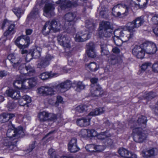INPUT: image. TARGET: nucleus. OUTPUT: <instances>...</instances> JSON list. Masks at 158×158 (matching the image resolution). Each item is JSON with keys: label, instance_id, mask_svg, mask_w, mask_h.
I'll return each mask as SVG.
<instances>
[{"label": "nucleus", "instance_id": "f257e3e1", "mask_svg": "<svg viewBox=\"0 0 158 158\" xmlns=\"http://www.w3.org/2000/svg\"><path fill=\"white\" fill-rule=\"evenodd\" d=\"M112 31L113 29L109 22L103 21L100 23L98 30L100 37H109L111 36Z\"/></svg>", "mask_w": 158, "mask_h": 158}, {"label": "nucleus", "instance_id": "f03ea898", "mask_svg": "<svg viewBox=\"0 0 158 158\" xmlns=\"http://www.w3.org/2000/svg\"><path fill=\"white\" fill-rule=\"evenodd\" d=\"M78 14L77 11L68 13L65 15L64 18L67 25H65V28L69 31L74 30V25Z\"/></svg>", "mask_w": 158, "mask_h": 158}, {"label": "nucleus", "instance_id": "7ed1b4c3", "mask_svg": "<svg viewBox=\"0 0 158 158\" xmlns=\"http://www.w3.org/2000/svg\"><path fill=\"white\" fill-rule=\"evenodd\" d=\"M142 129L134 128L133 131L135 133L133 138L134 141L137 143H142L145 141L147 137V134L145 131H142Z\"/></svg>", "mask_w": 158, "mask_h": 158}, {"label": "nucleus", "instance_id": "20e7f679", "mask_svg": "<svg viewBox=\"0 0 158 158\" xmlns=\"http://www.w3.org/2000/svg\"><path fill=\"white\" fill-rule=\"evenodd\" d=\"M128 9L127 5L123 6L121 4H118L114 6L112 9V13L115 17H119L120 18L123 17L122 15H124L125 12Z\"/></svg>", "mask_w": 158, "mask_h": 158}, {"label": "nucleus", "instance_id": "39448f33", "mask_svg": "<svg viewBox=\"0 0 158 158\" xmlns=\"http://www.w3.org/2000/svg\"><path fill=\"white\" fill-rule=\"evenodd\" d=\"M55 4L53 2H49L46 3L44 7V15L47 17L50 18L55 15L54 11Z\"/></svg>", "mask_w": 158, "mask_h": 158}, {"label": "nucleus", "instance_id": "423d86ee", "mask_svg": "<svg viewBox=\"0 0 158 158\" xmlns=\"http://www.w3.org/2000/svg\"><path fill=\"white\" fill-rule=\"evenodd\" d=\"M30 38L27 35H22L18 37L15 43L17 46L20 48H26L30 42Z\"/></svg>", "mask_w": 158, "mask_h": 158}, {"label": "nucleus", "instance_id": "0eeeda50", "mask_svg": "<svg viewBox=\"0 0 158 158\" xmlns=\"http://www.w3.org/2000/svg\"><path fill=\"white\" fill-rule=\"evenodd\" d=\"M58 43L64 47L69 48L71 47L70 38L67 35L60 34L57 37Z\"/></svg>", "mask_w": 158, "mask_h": 158}, {"label": "nucleus", "instance_id": "6e6552de", "mask_svg": "<svg viewBox=\"0 0 158 158\" xmlns=\"http://www.w3.org/2000/svg\"><path fill=\"white\" fill-rule=\"evenodd\" d=\"M142 45L145 52L148 54H154L157 50L156 44L153 43L147 42L144 43Z\"/></svg>", "mask_w": 158, "mask_h": 158}, {"label": "nucleus", "instance_id": "1a4fd4ad", "mask_svg": "<svg viewBox=\"0 0 158 158\" xmlns=\"http://www.w3.org/2000/svg\"><path fill=\"white\" fill-rule=\"evenodd\" d=\"M147 118L146 117L142 115L140 116L136 122H134L132 127L138 128L139 129H143L146 127Z\"/></svg>", "mask_w": 158, "mask_h": 158}, {"label": "nucleus", "instance_id": "9d476101", "mask_svg": "<svg viewBox=\"0 0 158 158\" xmlns=\"http://www.w3.org/2000/svg\"><path fill=\"white\" fill-rule=\"evenodd\" d=\"M37 91L38 94L44 96L53 95L55 92L52 88L49 87L42 86L38 88Z\"/></svg>", "mask_w": 158, "mask_h": 158}, {"label": "nucleus", "instance_id": "9b49d317", "mask_svg": "<svg viewBox=\"0 0 158 158\" xmlns=\"http://www.w3.org/2000/svg\"><path fill=\"white\" fill-rule=\"evenodd\" d=\"M114 35L118 36V35L121 38L123 42H126L128 41L131 37L130 34H129L128 32L125 30L117 29L115 30L114 32Z\"/></svg>", "mask_w": 158, "mask_h": 158}, {"label": "nucleus", "instance_id": "f8f14e48", "mask_svg": "<svg viewBox=\"0 0 158 158\" xmlns=\"http://www.w3.org/2000/svg\"><path fill=\"white\" fill-rule=\"evenodd\" d=\"M19 69L20 73L23 74L29 75L35 72L34 67L29 64L25 65L24 64H21L19 66Z\"/></svg>", "mask_w": 158, "mask_h": 158}, {"label": "nucleus", "instance_id": "ddd939ff", "mask_svg": "<svg viewBox=\"0 0 158 158\" xmlns=\"http://www.w3.org/2000/svg\"><path fill=\"white\" fill-rule=\"evenodd\" d=\"M90 37L89 33L88 31H80L77 32L75 37L76 42L84 41Z\"/></svg>", "mask_w": 158, "mask_h": 158}, {"label": "nucleus", "instance_id": "4468645a", "mask_svg": "<svg viewBox=\"0 0 158 158\" xmlns=\"http://www.w3.org/2000/svg\"><path fill=\"white\" fill-rule=\"evenodd\" d=\"M77 145V139L74 137L71 139L68 144V150L71 152H76L79 150Z\"/></svg>", "mask_w": 158, "mask_h": 158}, {"label": "nucleus", "instance_id": "2eb2a0df", "mask_svg": "<svg viewBox=\"0 0 158 158\" xmlns=\"http://www.w3.org/2000/svg\"><path fill=\"white\" fill-rule=\"evenodd\" d=\"M133 54L137 58L142 59L144 56L145 51L143 48H142L140 46L136 45L132 50Z\"/></svg>", "mask_w": 158, "mask_h": 158}, {"label": "nucleus", "instance_id": "dca6fc26", "mask_svg": "<svg viewBox=\"0 0 158 158\" xmlns=\"http://www.w3.org/2000/svg\"><path fill=\"white\" fill-rule=\"evenodd\" d=\"M41 50L42 49L40 48H37L32 52H29L27 54L25 58L27 62H29L32 58H39L40 56Z\"/></svg>", "mask_w": 158, "mask_h": 158}, {"label": "nucleus", "instance_id": "f3484780", "mask_svg": "<svg viewBox=\"0 0 158 158\" xmlns=\"http://www.w3.org/2000/svg\"><path fill=\"white\" fill-rule=\"evenodd\" d=\"M90 90L91 95L93 97H99L102 95L103 93L102 88L99 85L92 86Z\"/></svg>", "mask_w": 158, "mask_h": 158}, {"label": "nucleus", "instance_id": "a211bd4d", "mask_svg": "<svg viewBox=\"0 0 158 158\" xmlns=\"http://www.w3.org/2000/svg\"><path fill=\"white\" fill-rule=\"evenodd\" d=\"M26 80L25 79H20L15 81L13 85L15 88L19 89H27L28 87L27 84H26Z\"/></svg>", "mask_w": 158, "mask_h": 158}, {"label": "nucleus", "instance_id": "6ab92c4d", "mask_svg": "<svg viewBox=\"0 0 158 158\" xmlns=\"http://www.w3.org/2000/svg\"><path fill=\"white\" fill-rule=\"evenodd\" d=\"M87 47L86 53L88 56L92 58L96 57L97 55L94 43L91 42L88 44L87 45Z\"/></svg>", "mask_w": 158, "mask_h": 158}, {"label": "nucleus", "instance_id": "aec40b11", "mask_svg": "<svg viewBox=\"0 0 158 158\" xmlns=\"http://www.w3.org/2000/svg\"><path fill=\"white\" fill-rule=\"evenodd\" d=\"M52 30L54 32L60 31L62 27V25L59 21L58 20H53L50 22Z\"/></svg>", "mask_w": 158, "mask_h": 158}, {"label": "nucleus", "instance_id": "412c9836", "mask_svg": "<svg viewBox=\"0 0 158 158\" xmlns=\"http://www.w3.org/2000/svg\"><path fill=\"white\" fill-rule=\"evenodd\" d=\"M6 93L8 96L14 99H18L21 97L19 92L15 89H10L6 91Z\"/></svg>", "mask_w": 158, "mask_h": 158}, {"label": "nucleus", "instance_id": "4be33fe9", "mask_svg": "<svg viewBox=\"0 0 158 158\" xmlns=\"http://www.w3.org/2000/svg\"><path fill=\"white\" fill-rule=\"evenodd\" d=\"M157 149L155 148H153L147 151H143L142 156L145 158H148L156 155L157 153Z\"/></svg>", "mask_w": 158, "mask_h": 158}, {"label": "nucleus", "instance_id": "5701e85b", "mask_svg": "<svg viewBox=\"0 0 158 158\" xmlns=\"http://www.w3.org/2000/svg\"><path fill=\"white\" fill-rule=\"evenodd\" d=\"M15 117L14 114L10 113H3L0 114V123H3L8 121Z\"/></svg>", "mask_w": 158, "mask_h": 158}, {"label": "nucleus", "instance_id": "b1692460", "mask_svg": "<svg viewBox=\"0 0 158 158\" xmlns=\"http://www.w3.org/2000/svg\"><path fill=\"white\" fill-rule=\"evenodd\" d=\"M9 126L10 127V125H9ZM11 126L13 128H14L15 138L22 137L24 135V132L22 127L19 126L17 128H15L12 125H11Z\"/></svg>", "mask_w": 158, "mask_h": 158}, {"label": "nucleus", "instance_id": "393cba45", "mask_svg": "<svg viewBox=\"0 0 158 158\" xmlns=\"http://www.w3.org/2000/svg\"><path fill=\"white\" fill-rule=\"evenodd\" d=\"M7 58L10 62L13 64V66L15 68H16L19 64L21 63L22 60L18 58H16L12 54L9 55L7 57Z\"/></svg>", "mask_w": 158, "mask_h": 158}, {"label": "nucleus", "instance_id": "a878e982", "mask_svg": "<svg viewBox=\"0 0 158 158\" xmlns=\"http://www.w3.org/2000/svg\"><path fill=\"white\" fill-rule=\"evenodd\" d=\"M90 118H82L78 119L76 123L77 124L81 127H86L89 125Z\"/></svg>", "mask_w": 158, "mask_h": 158}, {"label": "nucleus", "instance_id": "bb28decb", "mask_svg": "<svg viewBox=\"0 0 158 158\" xmlns=\"http://www.w3.org/2000/svg\"><path fill=\"white\" fill-rule=\"evenodd\" d=\"M57 75V73H52V72H45L40 74L39 76V77L42 80H46L49 78L56 76Z\"/></svg>", "mask_w": 158, "mask_h": 158}, {"label": "nucleus", "instance_id": "cd10ccee", "mask_svg": "<svg viewBox=\"0 0 158 158\" xmlns=\"http://www.w3.org/2000/svg\"><path fill=\"white\" fill-rule=\"evenodd\" d=\"M128 32L130 33L131 37H133V32L135 31V30L134 29L135 28H136L135 25L133 21L127 23L126 26L124 27Z\"/></svg>", "mask_w": 158, "mask_h": 158}, {"label": "nucleus", "instance_id": "c85d7f7f", "mask_svg": "<svg viewBox=\"0 0 158 158\" xmlns=\"http://www.w3.org/2000/svg\"><path fill=\"white\" fill-rule=\"evenodd\" d=\"M72 85V82L69 80H67L58 85L57 87L61 89L67 90L70 89Z\"/></svg>", "mask_w": 158, "mask_h": 158}, {"label": "nucleus", "instance_id": "c756f323", "mask_svg": "<svg viewBox=\"0 0 158 158\" xmlns=\"http://www.w3.org/2000/svg\"><path fill=\"white\" fill-rule=\"evenodd\" d=\"M88 107V106L85 105H81L77 106L75 109L76 114L78 116H80V115L79 114L87 111Z\"/></svg>", "mask_w": 158, "mask_h": 158}, {"label": "nucleus", "instance_id": "7c9ffc66", "mask_svg": "<svg viewBox=\"0 0 158 158\" xmlns=\"http://www.w3.org/2000/svg\"><path fill=\"white\" fill-rule=\"evenodd\" d=\"M26 80V84H27L28 89L34 87L37 84V79L36 77L31 78L29 79H25Z\"/></svg>", "mask_w": 158, "mask_h": 158}, {"label": "nucleus", "instance_id": "2f4dec72", "mask_svg": "<svg viewBox=\"0 0 158 158\" xmlns=\"http://www.w3.org/2000/svg\"><path fill=\"white\" fill-rule=\"evenodd\" d=\"M52 30V28L50 25L49 21L47 22L43 27L42 33L44 35H48Z\"/></svg>", "mask_w": 158, "mask_h": 158}, {"label": "nucleus", "instance_id": "473e14b6", "mask_svg": "<svg viewBox=\"0 0 158 158\" xmlns=\"http://www.w3.org/2000/svg\"><path fill=\"white\" fill-rule=\"evenodd\" d=\"M100 46L101 49V53L102 55H107L109 54V50L110 47V45H107L104 43H102L100 44Z\"/></svg>", "mask_w": 158, "mask_h": 158}, {"label": "nucleus", "instance_id": "72a5a7b5", "mask_svg": "<svg viewBox=\"0 0 158 158\" xmlns=\"http://www.w3.org/2000/svg\"><path fill=\"white\" fill-rule=\"evenodd\" d=\"M39 17V10L36 7H35L31 12L28 18H30L33 19H35Z\"/></svg>", "mask_w": 158, "mask_h": 158}, {"label": "nucleus", "instance_id": "f704fd0d", "mask_svg": "<svg viewBox=\"0 0 158 158\" xmlns=\"http://www.w3.org/2000/svg\"><path fill=\"white\" fill-rule=\"evenodd\" d=\"M89 147L90 148H94L95 150H89L88 151L91 152L93 151L101 152L103 150L106 148L105 146L101 145H89Z\"/></svg>", "mask_w": 158, "mask_h": 158}, {"label": "nucleus", "instance_id": "c9c22d12", "mask_svg": "<svg viewBox=\"0 0 158 158\" xmlns=\"http://www.w3.org/2000/svg\"><path fill=\"white\" fill-rule=\"evenodd\" d=\"M38 116L40 121H44L48 119L49 114L47 112L43 111L40 113Z\"/></svg>", "mask_w": 158, "mask_h": 158}, {"label": "nucleus", "instance_id": "e433bc0d", "mask_svg": "<svg viewBox=\"0 0 158 158\" xmlns=\"http://www.w3.org/2000/svg\"><path fill=\"white\" fill-rule=\"evenodd\" d=\"M60 0L61 2L60 8L64 10L72 7V3L70 1L66 0L64 1Z\"/></svg>", "mask_w": 158, "mask_h": 158}, {"label": "nucleus", "instance_id": "4c0bfd02", "mask_svg": "<svg viewBox=\"0 0 158 158\" xmlns=\"http://www.w3.org/2000/svg\"><path fill=\"white\" fill-rule=\"evenodd\" d=\"M135 23L136 28H138L144 23V19L142 17H138L136 18L133 21Z\"/></svg>", "mask_w": 158, "mask_h": 158}, {"label": "nucleus", "instance_id": "58836bf2", "mask_svg": "<svg viewBox=\"0 0 158 158\" xmlns=\"http://www.w3.org/2000/svg\"><path fill=\"white\" fill-rule=\"evenodd\" d=\"M104 112V110L102 108H96L94 110L91 112L89 114V116H94L99 115Z\"/></svg>", "mask_w": 158, "mask_h": 158}, {"label": "nucleus", "instance_id": "ea45409f", "mask_svg": "<svg viewBox=\"0 0 158 158\" xmlns=\"http://www.w3.org/2000/svg\"><path fill=\"white\" fill-rule=\"evenodd\" d=\"M130 152L124 148H120L118 151V153L120 156L122 157L128 158Z\"/></svg>", "mask_w": 158, "mask_h": 158}, {"label": "nucleus", "instance_id": "a19ab883", "mask_svg": "<svg viewBox=\"0 0 158 158\" xmlns=\"http://www.w3.org/2000/svg\"><path fill=\"white\" fill-rule=\"evenodd\" d=\"M95 25L92 21L87 20L86 21V27L90 31L94 30Z\"/></svg>", "mask_w": 158, "mask_h": 158}, {"label": "nucleus", "instance_id": "79ce46f5", "mask_svg": "<svg viewBox=\"0 0 158 158\" xmlns=\"http://www.w3.org/2000/svg\"><path fill=\"white\" fill-rule=\"evenodd\" d=\"M113 39L114 43L116 45L119 46L122 45L123 41H122L119 35H118V36L114 35Z\"/></svg>", "mask_w": 158, "mask_h": 158}, {"label": "nucleus", "instance_id": "37998d69", "mask_svg": "<svg viewBox=\"0 0 158 158\" xmlns=\"http://www.w3.org/2000/svg\"><path fill=\"white\" fill-rule=\"evenodd\" d=\"M15 134L14 128H10L7 130L6 135L8 138H12L14 139H15Z\"/></svg>", "mask_w": 158, "mask_h": 158}, {"label": "nucleus", "instance_id": "c03bdc74", "mask_svg": "<svg viewBox=\"0 0 158 158\" xmlns=\"http://www.w3.org/2000/svg\"><path fill=\"white\" fill-rule=\"evenodd\" d=\"M49 64L47 62H46L44 59H42L40 62L38 63L37 65V67L40 69L45 68Z\"/></svg>", "mask_w": 158, "mask_h": 158}, {"label": "nucleus", "instance_id": "a18cd8bd", "mask_svg": "<svg viewBox=\"0 0 158 158\" xmlns=\"http://www.w3.org/2000/svg\"><path fill=\"white\" fill-rule=\"evenodd\" d=\"M15 27V25L13 24H11L9 27L8 30L4 32V35L5 36H7L10 34H13V31Z\"/></svg>", "mask_w": 158, "mask_h": 158}, {"label": "nucleus", "instance_id": "49530a36", "mask_svg": "<svg viewBox=\"0 0 158 158\" xmlns=\"http://www.w3.org/2000/svg\"><path fill=\"white\" fill-rule=\"evenodd\" d=\"M87 66L89 69L92 71H95L97 70V65L94 62L90 63L87 65Z\"/></svg>", "mask_w": 158, "mask_h": 158}, {"label": "nucleus", "instance_id": "de8ad7c7", "mask_svg": "<svg viewBox=\"0 0 158 158\" xmlns=\"http://www.w3.org/2000/svg\"><path fill=\"white\" fill-rule=\"evenodd\" d=\"M13 11L15 15L19 18L21 15L23 13V10H22L20 8H14L13 9Z\"/></svg>", "mask_w": 158, "mask_h": 158}, {"label": "nucleus", "instance_id": "09e8293b", "mask_svg": "<svg viewBox=\"0 0 158 158\" xmlns=\"http://www.w3.org/2000/svg\"><path fill=\"white\" fill-rule=\"evenodd\" d=\"M156 96L155 93L151 92L146 94L144 98L148 100H150L155 97Z\"/></svg>", "mask_w": 158, "mask_h": 158}, {"label": "nucleus", "instance_id": "8fccbe9b", "mask_svg": "<svg viewBox=\"0 0 158 158\" xmlns=\"http://www.w3.org/2000/svg\"><path fill=\"white\" fill-rule=\"evenodd\" d=\"M5 146H7L8 149L10 150H12L15 147L13 143L11 141H6L4 143Z\"/></svg>", "mask_w": 158, "mask_h": 158}, {"label": "nucleus", "instance_id": "3c124183", "mask_svg": "<svg viewBox=\"0 0 158 158\" xmlns=\"http://www.w3.org/2000/svg\"><path fill=\"white\" fill-rule=\"evenodd\" d=\"M16 106V104L13 102H9L7 105V107L9 111L11 110Z\"/></svg>", "mask_w": 158, "mask_h": 158}, {"label": "nucleus", "instance_id": "603ef678", "mask_svg": "<svg viewBox=\"0 0 158 158\" xmlns=\"http://www.w3.org/2000/svg\"><path fill=\"white\" fill-rule=\"evenodd\" d=\"M106 131L102 132L98 134H97L96 136L98 139L102 140H105L107 138L106 137Z\"/></svg>", "mask_w": 158, "mask_h": 158}, {"label": "nucleus", "instance_id": "864d4df0", "mask_svg": "<svg viewBox=\"0 0 158 158\" xmlns=\"http://www.w3.org/2000/svg\"><path fill=\"white\" fill-rule=\"evenodd\" d=\"M110 62L112 64H115L118 62L117 58L115 56H111L110 57Z\"/></svg>", "mask_w": 158, "mask_h": 158}, {"label": "nucleus", "instance_id": "5fc2aeb1", "mask_svg": "<svg viewBox=\"0 0 158 158\" xmlns=\"http://www.w3.org/2000/svg\"><path fill=\"white\" fill-rule=\"evenodd\" d=\"M103 142L105 144V147L106 146H110L113 143V141L112 140L107 138L105 139V140Z\"/></svg>", "mask_w": 158, "mask_h": 158}, {"label": "nucleus", "instance_id": "6e6d98bb", "mask_svg": "<svg viewBox=\"0 0 158 158\" xmlns=\"http://www.w3.org/2000/svg\"><path fill=\"white\" fill-rule=\"evenodd\" d=\"M151 64L150 62H145L143 63L141 67V70L144 71L148 67L151 66Z\"/></svg>", "mask_w": 158, "mask_h": 158}, {"label": "nucleus", "instance_id": "4d7b16f0", "mask_svg": "<svg viewBox=\"0 0 158 158\" xmlns=\"http://www.w3.org/2000/svg\"><path fill=\"white\" fill-rule=\"evenodd\" d=\"M88 132V136H95L97 135L96 131L94 130H87Z\"/></svg>", "mask_w": 158, "mask_h": 158}, {"label": "nucleus", "instance_id": "13d9d810", "mask_svg": "<svg viewBox=\"0 0 158 158\" xmlns=\"http://www.w3.org/2000/svg\"><path fill=\"white\" fill-rule=\"evenodd\" d=\"M100 15L103 18H106L107 17V12L106 9H105L104 10H101L100 12Z\"/></svg>", "mask_w": 158, "mask_h": 158}, {"label": "nucleus", "instance_id": "bf43d9fd", "mask_svg": "<svg viewBox=\"0 0 158 158\" xmlns=\"http://www.w3.org/2000/svg\"><path fill=\"white\" fill-rule=\"evenodd\" d=\"M80 135H81V136L83 137H85L88 136V132L87 130L82 129V130L80 133Z\"/></svg>", "mask_w": 158, "mask_h": 158}, {"label": "nucleus", "instance_id": "052dcab7", "mask_svg": "<svg viewBox=\"0 0 158 158\" xmlns=\"http://www.w3.org/2000/svg\"><path fill=\"white\" fill-rule=\"evenodd\" d=\"M51 158H74V157L71 155H67L66 156H63L61 157L57 155H55L52 156L51 157Z\"/></svg>", "mask_w": 158, "mask_h": 158}, {"label": "nucleus", "instance_id": "680f3d73", "mask_svg": "<svg viewBox=\"0 0 158 158\" xmlns=\"http://www.w3.org/2000/svg\"><path fill=\"white\" fill-rule=\"evenodd\" d=\"M53 58V57L50 54H47L45 58L44 59L46 62H47L49 64V61Z\"/></svg>", "mask_w": 158, "mask_h": 158}, {"label": "nucleus", "instance_id": "e2e57ef3", "mask_svg": "<svg viewBox=\"0 0 158 158\" xmlns=\"http://www.w3.org/2000/svg\"><path fill=\"white\" fill-rule=\"evenodd\" d=\"M151 20L154 24L158 25V15H156L153 17L151 19Z\"/></svg>", "mask_w": 158, "mask_h": 158}, {"label": "nucleus", "instance_id": "0e129e2a", "mask_svg": "<svg viewBox=\"0 0 158 158\" xmlns=\"http://www.w3.org/2000/svg\"><path fill=\"white\" fill-rule=\"evenodd\" d=\"M19 99V103L20 106H24L25 105L27 104L25 100H24V98H20Z\"/></svg>", "mask_w": 158, "mask_h": 158}, {"label": "nucleus", "instance_id": "69168bd1", "mask_svg": "<svg viewBox=\"0 0 158 158\" xmlns=\"http://www.w3.org/2000/svg\"><path fill=\"white\" fill-rule=\"evenodd\" d=\"M57 118V116L56 114H49L48 119L50 120L54 121L56 120Z\"/></svg>", "mask_w": 158, "mask_h": 158}, {"label": "nucleus", "instance_id": "338daca9", "mask_svg": "<svg viewBox=\"0 0 158 158\" xmlns=\"http://www.w3.org/2000/svg\"><path fill=\"white\" fill-rule=\"evenodd\" d=\"M152 68L155 72H158V61L152 65Z\"/></svg>", "mask_w": 158, "mask_h": 158}, {"label": "nucleus", "instance_id": "774afa93", "mask_svg": "<svg viewBox=\"0 0 158 158\" xmlns=\"http://www.w3.org/2000/svg\"><path fill=\"white\" fill-rule=\"evenodd\" d=\"M22 98L25 100L27 104L30 103L31 102V98L28 96L27 95H24Z\"/></svg>", "mask_w": 158, "mask_h": 158}]
</instances>
